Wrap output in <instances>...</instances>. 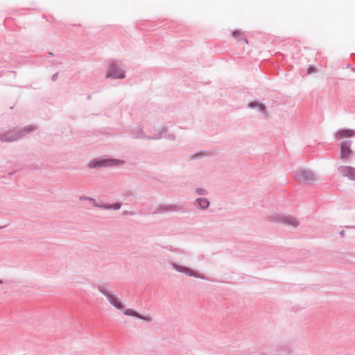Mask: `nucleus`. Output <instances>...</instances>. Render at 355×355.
<instances>
[{
	"instance_id": "f257e3e1",
	"label": "nucleus",
	"mask_w": 355,
	"mask_h": 355,
	"mask_svg": "<svg viewBox=\"0 0 355 355\" xmlns=\"http://www.w3.org/2000/svg\"><path fill=\"white\" fill-rule=\"evenodd\" d=\"M295 178L298 181L306 183H310L315 180L314 174L305 169L297 170L295 173Z\"/></svg>"
},
{
	"instance_id": "f03ea898",
	"label": "nucleus",
	"mask_w": 355,
	"mask_h": 355,
	"mask_svg": "<svg viewBox=\"0 0 355 355\" xmlns=\"http://www.w3.org/2000/svg\"><path fill=\"white\" fill-rule=\"evenodd\" d=\"M273 220L277 223H283L286 225L297 227L299 225L298 220L291 216L277 215L274 216Z\"/></svg>"
},
{
	"instance_id": "7ed1b4c3",
	"label": "nucleus",
	"mask_w": 355,
	"mask_h": 355,
	"mask_svg": "<svg viewBox=\"0 0 355 355\" xmlns=\"http://www.w3.org/2000/svg\"><path fill=\"white\" fill-rule=\"evenodd\" d=\"M124 77V73L119 69L118 64L114 62H112L106 74V78H123Z\"/></svg>"
},
{
	"instance_id": "20e7f679",
	"label": "nucleus",
	"mask_w": 355,
	"mask_h": 355,
	"mask_svg": "<svg viewBox=\"0 0 355 355\" xmlns=\"http://www.w3.org/2000/svg\"><path fill=\"white\" fill-rule=\"evenodd\" d=\"M173 267L176 270L180 272H183L189 276H192L197 278H202V277L198 272H196L189 268L176 264H173Z\"/></svg>"
},
{
	"instance_id": "39448f33",
	"label": "nucleus",
	"mask_w": 355,
	"mask_h": 355,
	"mask_svg": "<svg viewBox=\"0 0 355 355\" xmlns=\"http://www.w3.org/2000/svg\"><path fill=\"white\" fill-rule=\"evenodd\" d=\"M123 164V161L117 160V159H107V160H103L100 161L98 162H96L94 165H91L92 167H96V166H119Z\"/></svg>"
},
{
	"instance_id": "423d86ee",
	"label": "nucleus",
	"mask_w": 355,
	"mask_h": 355,
	"mask_svg": "<svg viewBox=\"0 0 355 355\" xmlns=\"http://www.w3.org/2000/svg\"><path fill=\"white\" fill-rule=\"evenodd\" d=\"M352 151L350 148V145L347 141L341 143L340 146V157L341 159H347L352 155Z\"/></svg>"
},
{
	"instance_id": "0eeeda50",
	"label": "nucleus",
	"mask_w": 355,
	"mask_h": 355,
	"mask_svg": "<svg viewBox=\"0 0 355 355\" xmlns=\"http://www.w3.org/2000/svg\"><path fill=\"white\" fill-rule=\"evenodd\" d=\"M342 174L349 179L355 180V168L349 166H344L341 169Z\"/></svg>"
},
{
	"instance_id": "6e6552de",
	"label": "nucleus",
	"mask_w": 355,
	"mask_h": 355,
	"mask_svg": "<svg viewBox=\"0 0 355 355\" xmlns=\"http://www.w3.org/2000/svg\"><path fill=\"white\" fill-rule=\"evenodd\" d=\"M354 135H355V132L352 130H349V129L340 130L337 132L336 137L338 139H341L344 137H351L354 136Z\"/></svg>"
},
{
	"instance_id": "1a4fd4ad",
	"label": "nucleus",
	"mask_w": 355,
	"mask_h": 355,
	"mask_svg": "<svg viewBox=\"0 0 355 355\" xmlns=\"http://www.w3.org/2000/svg\"><path fill=\"white\" fill-rule=\"evenodd\" d=\"M107 297L109 302L116 308L122 309L123 306L121 303L119 302V299L112 295H107Z\"/></svg>"
},
{
	"instance_id": "9d476101",
	"label": "nucleus",
	"mask_w": 355,
	"mask_h": 355,
	"mask_svg": "<svg viewBox=\"0 0 355 355\" xmlns=\"http://www.w3.org/2000/svg\"><path fill=\"white\" fill-rule=\"evenodd\" d=\"M124 313L128 315L138 317L141 319H143V320H147V321H150L152 320L150 317H143V316L139 315L136 311H135L132 309H126Z\"/></svg>"
},
{
	"instance_id": "9b49d317",
	"label": "nucleus",
	"mask_w": 355,
	"mask_h": 355,
	"mask_svg": "<svg viewBox=\"0 0 355 355\" xmlns=\"http://www.w3.org/2000/svg\"><path fill=\"white\" fill-rule=\"evenodd\" d=\"M198 205L200 208L202 209H205V208H207L209 205V201L205 199V198H200L198 200Z\"/></svg>"
},
{
	"instance_id": "f8f14e48",
	"label": "nucleus",
	"mask_w": 355,
	"mask_h": 355,
	"mask_svg": "<svg viewBox=\"0 0 355 355\" xmlns=\"http://www.w3.org/2000/svg\"><path fill=\"white\" fill-rule=\"evenodd\" d=\"M232 36L237 40H240L243 36V33L238 30L234 31L232 33Z\"/></svg>"
},
{
	"instance_id": "ddd939ff",
	"label": "nucleus",
	"mask_w": 355,
	"mask_h": 355,
	"mask_svg": "<svg viewBox=\"0 0 355 355\" xmlns=\"http://www.w3.org/2000/svg\"><path fill=\"white\" fill-rule=\"evenodd\" d=\"M250 107H253L254 106H258L260 109L261 111L263 112L264 110H265V107L263 105H260V104H257L255 103H252L250 104L249 105Z\"/></svg>"
},
{
	"instance_id": "4468645a",
	"label": "nucleus",
	"mask_w": 355,
	"mask_h": 355,
	"mask_svg": "<svg viewBox=\"0 0 355 355\" xmlns=\"http://www.w3.org/2000/svg\"><path fill=\"white\" fill-rule=\"evenodd\" d=\"M315 71V69L314 67H309L308 69V73H309V74L311 73H313Z\"/></svg>"
},
{
	"instance_id": "2eb2a0df",
	"label": "nucleus",
	"mask_w": 355,
	"mask_h": 355,
	"mask_svg": "<svg viewBox=\"0 0 355 355\" xmlns=\"http://www.w3.org/2000/svg\"><path fill=\"white\" fill-rule=\"evenodd\" d=\"M111 207L114 209H118L120 208V205L119 203H116V204L113 205Z\"/></svg>"
},
{
	"instance_id": "dca6fc26",
	"label": "nucleus",
	"mask_w": 355,
	"mask_h": 355,
	"mask_svg": "<svg viewBox=\"0 0 355 355\" xmlns=\"http://www.w3.org/2000/svg\"><path fill=\"white\" fill-rule=\"evenodd\" d=\"M243 41H244L245 44L247 45L248 43V40L246 39H243Z\"/></svg>"
},
{
	"instance_id": "f3484780",
	"label": "nucleus",
	"mask_w": 355,
	"mask_h": 355,
	"mask_svg": "<svg viewBox=\"0 0 355 355\" xmlns=\"http://www.w3.org/2000/svg\"><path fill=\"white\" fill-rule=\"evenodd\" d=\"M17 139V137H15V138H10V139H9L8 140H9V141H12V140H15V139Z\"/></svg>"
},
{
	"instance_id": "a211bd4d",
	"label": "nucleus",
	"mask_w": 355,
	"mask_h": 355,
	"mask_svg": "<svg viewBox=\"0 0 355 355\" xmlns=\"http://www.w3.org/2000/svg\"><path fill=\"white\" fill-rule=\"evenodd\" d=\"M3 284V281L0 279V284Z\"/></svg>"
}]
</instances>
